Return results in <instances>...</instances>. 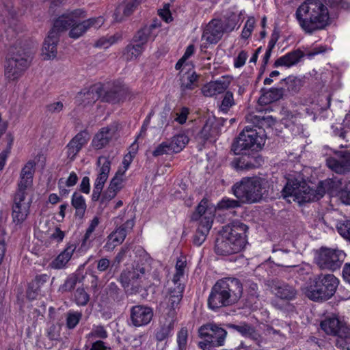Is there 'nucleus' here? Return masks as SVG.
Wrapping results in <instances>:
<instances>
[{
  "label": "nucleus",
  "mask_w": 350,
  "mask_h": 350,
  "mask_svg": "<svg viewBox=\"0 0 350 350\" xmlns=\"http://www.w3.org/2000/svg\"><path fill=\"white\" fill-rule=\"evenodd\" d=\"M327 166L336 173H344L350 168V154H336L327 161Z\"/></svg>",
  "instance_id": "nucleus-29"
},
{
  "label": "nucleus",
  "mask_w": 350,
  "mask_h": 350,
  "mask_svg": "<svg viewBox=\"0 0 350 350\" xmlns=\"http://www.w3.org/2000/svg\"><path fill=\"white\" fill-rule=\"evenodd\" d=\"M336 228L338 233L344 239L350 241V220L339 222Z\"/></svg>",
  "instance_id": "nucleus-47"
},
{
  "label": "nucleus",
  "mask_w": 350,
  "mask_h": 350,
  "mask_svg": "<svg viewBox=\"0 0 350 350\" xmlns=\"http://www.w3.org/2000/svg\"><path fill=\"white\" fill-rule=\"evenodd\" d=\"M151 36L152 33H150L149 29L145 28L144 27L137 32L133 38V42L135 44L141 45V46L144 47V46L146 44Z\"/></svg>",
  "instance_id": "nucleus-42"
},
{
  "label": "nucleus",
  "mask_w": 350,
  "mask_h": 350,
  "mask_svg": "<svg viewBox=\"0 0 350 350\" xmlns=\"http://www.w3.org/2000/svg\"><path fill=\"white\" fill-rule=\"evenodd\" d=\"M282 81L285 83L288 92L291 94L297 93L302 85L301 79L293 76H289Z\"/></svg>",
  "instance_id": "nucleus-41"
},
{
  "label": "nucleus",
  "mask_w": 350,
  "mask_h": 350,
  "mask_svg": "<svg viewBox=\"0 0 350 350\" xmlns=\"http://www.w3.org/2000/svg\"><path fill=\"white\" fill-rule=\"evenodd\" d=\"M78 181V177L75 172H72L67 178H62L59 180L58 185L59 189L66 187H72Z\"/></svg>",
  "instance_id": "nucleus-46"
},
{
  "label": "nucleus",
  "mask_w": 350,
  "mask_h": 350,
  "mask_svg": "<svg viewBox=\"0 0 350 350\" xmlns=\"http://www.w3.org/2000/svg\"><path fill=\"white\" fill-rule=\"evenodd\" d=\"M198 332L202 339L198 345L202 350H212L214 347L222 346L226 336L224 329L212 324L202 326Z\"/></svg>",
  "instance_id": "nucleus-12"
},
{
  "label": "nucleus",
  "mask_w": 350,
  "mask_h": 350,
  "mask_svg": "<svg viewBox=\"0 0 350 350\" xmlns=\"http://www.w3.org/2000/svg\"><path fill=\"white\" fill-rule=\"evenodd\" d=\"M269 118V117H265L261 115L249 114L246 117L247 120L254 124L256 127H258L260 131H257L252 127L245 126L233 142L232 150L234 153L237 151L246 150H260L265 142L261 128L268 123Z\"/></svg>",
  "instance_id": "nucleus-4"
},
{
  "label": "nucleus",
  "mask_w": 350,
  "mask_h": 350,
  "mask_svg": "<svg viewBox=\"0 0 350 350\" xmlns=\"http://www.w3.org/2000/svg\"><path fill=\"white\" fill-rule=\"evenodd\" d=\"M116 131V127L113 126L102 128L92 139L93 147L96 150H100L105 147L111 139L115 137Z\"/></svg>",
  "instance_id": "nucleus-26"
},
{
  "label": "nucleus",
  "mask_w": 350,
  "mask_h": 350,
  "mask_svg": "<svg viewBox=\"0 0 350 350\" xmlns=\"http://www.w3.org/2000/svg\"><path fill=\"white\" fill-rule=\"evenodd\" d=\"M35 234L46 245L59 243L64 237V233L53 222L46 219L40 222Z\"/></svg>",
  "instance_id": "nucleus-16"
},
{
  "label": "nucleus",
  "mask_w": 350,
  "mask_h": 350,
  "mask_svg": "<svg viewBox=\"0 0 350 350\" xmlns=\"http://www.w3.org/2000/svg\"><path fill=\"white\" fill-rule=\"evenodd\" d=\"M33 196L30 193H16L12 206V217L16 225L22 224L30 213Z\"/></svg>",
  "instance_id": "nucleus-14"
},
{
  "label": "nucleus",
  "mask_w": 350,
  "mask_h": 350,
  "mask_svg": "<svg viewBox=\"0 0 350 350\" xmlns=\"http://www.w3.org/2000/svg\"><path fill=\"white\" fill-rule=\"evenodd\" d=\"M90 297L83 288H77L75 293V300L77 305L84 306L89 301Z\"/></svg>",
  "instance_id": "nucleus-48"
},
{
  "label": "nucleus",
  "mask_w": 350,
  "mask_h": 350,
  "mask_svg": "<svg viewBox=\"0 0 350 350\" xmlns=\"http://www.w3.org/2000/svg\"><path fill=\"white\" fill-rule=\"evenodd\" d=\"M189 142V138L184 134L177 135L170 139H167L160 144L153 153H167L173 152L178 153L183 150Z\"/></svg>",
  "instance_id": "nucleus-19"
},
{
  "label": "nucleus",
  "mask_w": 350,
  "mask_h": 350,
  "mask_svg": "<svg viewBox=\"0 0 350 350\" xmlns=\"http://www.w3.org/2000/svg\"><path fill=\"white\" fill-rule=\"evenodd\" d=\"M174 321L175 312L172 310L169 312L167 317L161 321V328L156 334L157 340H163L171 334L174 328Z\"/></svg>",
  "instance_id": "nucleus-31"
},
{
  "label": "nucleus",
  "mask_w": 350,
  "mask_h": 350,
  "mask_svg": "<svg viewBox=\"0 0 350 350\" xmlns=\"http://www.w3.org/2000/svg\"><path fill=\"white\" fill-rule=\"evenodd\" d=\"M98 224H99L98 218L97 217H94V219L91 221L90 224L85 232V234L84 237L85 240H88L90 239L92 233L95 230V229L98 226Z\"/></svg>",
  "instance_id": "nucleus-58"
},
{
  "label": "nucleus",
  "mask_w": 350,
  "mask_h": 350,
  "mask_svg": "<svg viewBox=\"0 0 350 350\" xmlns=\"http://www.w3.org/2000/svg\"><path fill=\"white\" fill-rule=\"evenodd\" d=\"M339 185L338 181L328 179L319 183L315 190L304 181L289 179L283 189L282 196L289 202L293 200L301 204L318 200L325 192H329L332 196L338 197L342 203L350 205V191L347 189L338 191Z\"/></svg>",
  "instance_id": "nucleus-1"
},
{
  "label": "nucleus",
  "mask_w": 350,
  "mask_h": 350,
  "mask_svg": "<svg viewBox=\"0 0 350 350\" xmlns=\"http://www.w3.org/2000/svg\"><path fill=\"white\" fill-rule=\"evenodd\" d=\"M118 193V191L109 186L102 197V202H107L110 201L116 197Z\"/></svg>",
  "instance_id": "nucleus-59"
},
{
  "label": "nucleus",
  "mask_w": 350,
  "mask_h": 350,
  "mask_svg": "<svg viewBox=\"0 0 350 350\" xmlns=\"http://www.w3.org/2000/svg\"><path fill=\"white\" fill-rule=\"evenodd\" d=\"M81 314L78 312H69L67 316V325L69 328H74L79 322Z\"/></svg>",
  "instance_id": "nucleus-51"
},
{
  "label": "nucleus",
  "mask_w": 350,
  "mask_h": 350,
  "mask_svg": "<svg viewBox=\"0 0 350 350\" xmlns=\"http://www.w3.org/2000/svg\"><path fill=\"white\" fill-rule=\"evenodd\" d=\"M262 163L263 160L259 155L237 154L232 161L231 165L237 171H243L258 167Z\"/></svg>",
  "instance_id": "nucleus-20"
},
{
  "label": "nucleus",
  "mask_w": 350,
  "mask_h": 350,
  "mask_svg": "<svg viewBox=\"0 0 350 350\" xmlns=\"http://www.w3.org/2000/svg\"><path fill=\"white\" fill-rule=\"evenodd\" d=\"M102 87L94 85L88 89H84L78 93L76 99L79 104L88 105L95 103L101 96Z\"/></svg>",
  "instance_id": "nucleus-27"
},
{
  "label": "nucleus",
  "mask_w": 350,
  "mask_h": 350,
  "mask_svg": "<svg viewBox=\"0 0 350 350\" xmlns=\"http://www.w3.org/2000/svg\"><path fill=\"white\" fill-rule=\"evenodd\" d=\"M76 249L74 245H68L62 252H61L50 264V267L55 269L64 268L70 260Z\"/></svg>",
  "instance_id": "nucleus-32"
},
{
  "label": "nucleus",
  "mask_w": 350,
  "mask_h": 350,
  "mask_svg": "<svg viewBox=\"0 0 350 350\" xmlns=\"http://www.w3.org/2000/svg\"><path fill=\"white\" fill-rule=\"evenodd\" d=\"M37 286H38V282L35 281V282H32L31 284V286H29V288L27 292V296L29 299H33L36 298V295L38 294V288Z\"/></svg>",
  "instance_id": "nucleus-61"
},
{
  "label": "nucleus",
  "mask_w": 350,
  "mask_h": 350,
  "mask_svg": "<svg viewBox=\"0 0 350 350\" xmlns=\"http://www.w3.org/2000/svg\"><path fill=\"white\" fill-rule=\"evenodd\" d=\"M247 57V53L245 51H241L234 59V66L235 68L242 67L245 64Z\"/></svg>",
  "instance_id": "nucleus-55"
},
{
  "label": "nucleus",
  "mask_w": 350,
  "mask_h": 350,
  "mask_svg": "<svg viewBox=\"0 0 350 350\" xmlns=\"http://www.w3.org/2000/svg\"><path fill=\"white\" fill-rule=\"evenodd\" d=\"M84 16V12L81 10L68 12L57 18L53 25L59 33L70 29L69 36L71 38L77 39L82 36L90 28H99L105 22L103 16H98L90 18L80 23V19Z\"/></svg>",
  "instance_id": "nucleus-3"
},
{
  "label": "nucleus",
  "mask_w": 350,
  "mask_h": 350,
  "mask_svg": "<svg viewBox=\"0 0 350 350\" xmlns=\"http://www.w3.org/2000/svg\"><path fill=\"white\" fill-rule=\"evenodd\" d=\"M125 180V174H122L121 171H117L109 186L119 192L124 187Z\"/></svg>",
  "instance_id": "nucleus-43"
},
{
  "label": "nucleus",
  "mask_w": 350,
  "mask_h": 350,
  "mask_svg": "<svg viewBox=\"0 0 350 350\" xmlns=\"http://www.w3.org/2000/svg\"><path fill=\"white\" fill-rule=\"evenodd\" d=\"M302 55V53L299 50L291 51L277 59L273 66L274 67L284 66L289 68L297 64Z\"/></svg>",
  "instance_id": "nucleus-33"
},
{
  "label": "nucleus",
  "mask_w": 350,
  "mask_h": 350,
  "mask_svg": "<svg viewBox=\"0 0 350 350\" xmlns=\"http://www.w3.org/2000/svg\"><path fill=\"white\" fill-rule=\"evenodd\" d=\"M237 330L245 336L252 337L254 340H258V335L254 330L247 325H241L235 326Z\"/></svg>",
  "instance_id": "nucleus-50"
},
{
  "label": "nucleus",
  "mask_w": 350,
  "mask_h": 350,
  "mask_svg": "<svg viewBox=\"0 0 350 350\" xmlns=\"http://www.w3.org/2000/svg\"><path fill=\"white\" fill-rule=\"evenodd\" d=\"M88 141V134L85 132H80L75 135L74 138L68 144V151L69 153H77L81 150Z\"/></svg>",
  "instance_id": "nucleus-34"
},
{
  "label": "nucleus",
  "mask_w": 350,
  "mask_h": 350,
  "mask_svg": "<svg viewBox=\"0 0 350 350\" xmlns=\"http://www.w3.org/2000/svg\"><path fill=\"white\" fill-rule=\"evenodd\" d=\"M111 159L109 155H102L98 159V174L94 182L98 195L100 193L110 172Z\"/></svg>",
  "instance_id": "nucleus-22"
},
{
  "label": "nucleus",
  "mask_w": 350,
  "mask_h": 350,
  "mask_svg": "<svg viewBox=\"0 0 350 350\" xmlns=\"http://www.w3.org/2000/svg\"><path fill=\"white\" fill-rule=\"evenodd\" d=\"M117 94L113 91L108 92L103 96V100L107 102L116 103L119 101V98L116 95Z\"/></svg>",
  "instance_id": "nucleus-63"
},
{
  "label": "nucleus",
  "mask_w": 350,
  "mask_h": 350,
  "mask_svg": "<svg viewBox=\"0 0 350 350\" xmlns=\"http://www.w3.org/2000/svg\"><path fill=\"white\" fill-rule=\"evenodd\" d=\"M72 205L76 209V213L82 216L86 208L84 198L79 193H74L72 197Z\"/></svg>",
  "instance_id": "nucleus-40"
},
{
  "label": "nucleus",
  "mask_w": 350,
  "mask_h": 350,
  "mask_svg": "<svg viewBox=\"0 0 350 350\" xmlns=\"http://www.w3.org/2000/svg\"><path fill=\"white\" fill-rule=\"evenodd\" d=\"M64 104L62 101H56L46 105V110L51 113H57L64 109Z\"/></svg>",
  "instance_id": "nucleus-54"
},
{
  "label": "nucleus",
  "mask_w": 350,
  "mask_h": 350,
  "mask_svg": "<svg viewBox=\"0 0 350 350\" xmlns=\"http://www.w3.org/2000/svg\"><path fill=\"white\" fill-rule=\"evenodd\" d=\"M296 19L301 29L312 34L329 23L327 8L320 0H306L297 9Z\"/></svg>",
  "instance_id": "nucleus-2"
},
{
  "label": "nucleus",
  "mask_w": 350,
  "mask_h": 350,
  "mask_svg": "<svg viewBox=\"0 0 350 350\" xmlns=\"http://www.w3.org/2000/svg\"><path fill=\"white\" fill-rule=\"evenodd\" d=\"M141 2L142 0H130L120 4L114 13V19L117 22L123 21L132 14Z\"/></svg>",
  "instance_id": "nucleus-30"
},
{
  "label": "nucleus",
  "mask_w": 350,
  "mask_h": 350,
  "mask_svg": "<svg viewBox=\"0 0 350 350\" xmlns=\"http://www.w3.org/2000/svg\"><path fill=\"white\" fill-rule=\"evenodd\" d=\"M133 226L134 221L133 220H128L124 224V226L117 228L114 232L111 233L105 245L107 250H113L115 247L120 245L126 236L127 230L132 229Z\"/></svg>",
  "instance_id": "nucleus-25"
},
{
  "label": "nucleus",
  "mask_w": 350,
  "mask_h": 350,
  "mask_svg": "<svg viewBox=\"0 0 350 350\" xmlns=\"http://www.w3.org/2000/svg\"><path fill=\"white\" fill-rule=\"evenodd\" d=\"M185 266L186 262L184 260L179 259L177 260L176 264V273L172 280L174 288L173 289H172V287L170 288L168 294L165 298L167 305L173 310L178 306L182 298L184 286L179 281L184 275Z\"/></svg>",
  "instance_id": "nucleus-15"
},
{
  "label": "nucleus",
  "mask_w": 350,
  "mask_h": 350,
  "mask_svg": "<svg viewBox=\"0 0 350 350\" xmlns=\"http://www.w3.org/2000/svg\"><path fill=\"white\" fill-rule=\"evenodd\" d=\"M121 40V36L116 33L111 36H107L100 38L94 44L97 48L107 49Z\"/></svg>",
  "instance_id": "nucleus-38"
},
{
  "label": "nucleus",
  "mask_w": 350,
  "mask_h": 350,
  "mask_svg": "<svg viewBox=\"0 0 350 350\" xmlns=\"http://www.w3.org/2000/svg\"><path fill=\"white\" fill-rule=\"evenodd\" d=\"M213 205L215 207V211L217 209L225 210L239 206V202L234 200L224 198L220 202H218L216 206L214 204Z\"/></svg>",
  "instance_id": "nucleus-45"
},
{
  "label": "nucleus",
  "mask_w": 350,
  "mask_h": 350,
  "mask_svg": "<svg viewBox=\"0 0 350 350\" xmlns=\"http://www.w3.org/2000/svg\"><path fill=\"white\" fill-rule=\"evenodd\" d=\"M144 47L137 44L128 45L124 52V57L126 60L137 59L143 52Z\"/></svg>",
  "instance_id": "nucleus-39"
},
{
  "label": "nucleus",
  "mask_w": 350,
  "mask_h": 350,
  "mask_svg": "<svg viewBox=\"0 0 350 350\" xmlns=\"http://www.w3.org/2000/svg\"><path fill=\"white\" fill-rule=\"evenodd\" d=\"M231 77L223 76L219 79L211 81L202 88V93L205 96L211 97L224 92L231 83Z\"/></svg>",
  "instance_id": "nucleus-23"
},
{
  "label": "nucleus",
  "mask_w": 350,
  "mask_h": 350,
  "mask_svg": "<svg viewBox=\"0 0 350 350\" xmlns=\"http://www.w3.org/2000/svg\"><path fill=\"white\" fill-rule=\"evenodd\" d=\"M234 195L241 202H259L268 191V181L263 177L255 176L243 178L234 185Z\"/></svg>",
  "instance_id": "nucleus-5"
},
{
  "label": "nucleus",
  "mask_w": 350,
  "mask_h": 350,
  "mask_svg": "<svg viewBox=\"0 0 350 350\" xmlns=\"http://www.w3.org/2000/svg\"><path fill=\"white\" fill-rule=\"evenodd\" d=\"M33 51L30 48L20 47L12 52L6 59L4 65V77L9 83L18 81L29 66L33 59Z\"/></svg>",
  "instance_id": "nucleus-8"
},
{
  "label": "nucleus",
  "mask_w": 350,
  "mask_h": 350,
  "mask_svg": "<svg viewBox=\"0 0 350 350\" xmlns=\"http://www.w3.org/2000/svg\"><path fill=\"white\" fill-rule=\"evenodd\" d=\"M271 291L278 298L286 301L294 299L297 294L296 291L293 286L281 282H273L271 287Z\"/></svg>",
  "instance_id": "nucleus-28"
},
{
  "label": "nucleus",
  "mask_w": 350,
  "mask_h": 350,
  "mask_svg": "<svg viewBox=\"0 0 350 350\" xmlns=\"http://www.w3.org/2000/svg\"><path fill=\"white\" fill-rule=\"evenodd\" d=\"M59 36V33L53 25L43 44L42 55L44 59H53L56 57Z\"/></svg>",
  "instance_id": "nucleus-24"
},
{
  "label": "nucleus",
  "mask_w": 350,
  "mask_h": 350,
  "mask_svg": "<svg viewBox=\"0 0 350 350\" xmlns=\"http://www.w3.org/2000/svg\"><path fill=\"white\" fill-rule=\"evenodd\" d=\"M246 226L243 224L226 226L221 239L217 241L216 252L221 255L236 254L244 247Z\"/></svg>",
  "instance_id": "nucleus-7"
},
{
  "label": "nucleus",
  "mask_w": 350,
  "mask_h": 350,
  "mask_svg": "<svg viewBox=\"0 0 350 350\" xmlns=\"http://www.w3.org/2000/svg\"><path fill=\"white\" fill-rule=\"evenodd\" d=\"M256 21L254 17H249L245 22V26L241 33V37L244 39H247L252 34Z\"/></svg>",
  "instance_id": "nucleus-49"
},
{
  "label": "nucleus",
  "mask_w": 350,
  "mask_h": 350,
  "mask_svg": "<svg viewBox=\"0 0 350 350\" xmlns=\"http://www.w3.org/2000/svg\"><path fill=\"white\" fill-rule=\"evenodd\" d=\"M284 90L282 88H273L265 91L260 97V101L265 103H270L281 99L284 96Z\"/></svg>",
  "instance_id": "nucleus-35"
},
{
  "label": "nucleus",
  "mask_w": 350,
  "mask_h": 350,
  "mask_svg": "<svg viewBox=\"0 0 350 350\" xmlns=\"http://www.w3.org/2000/svg\"><path fill=\"white\" fill-rule=\"evenodd\" d=\"M224 29L221 20L213 19L204 27L202 40L206 41L208 44H216L221 39L224 33Z\"/></svg>",
  "instance_id": "nucleus-17"
},
{
  "label": "nucleus",
  "mask_w": 350,
  "mask_h": 350,
  "mask_svg": "<svg viewBox=\"0 0 350 350\" xmlns=\"http://www.w3.org/2000/svg\"><path fill=\"white\" fill-rule=\"evenodd\" d=\"M345 256V253L342 250L321 248L317 252L315 260L320 268L334 271L341 266Z\"/></svg>",
  "instance_id": "nucleus-13"
},
{
  "label": "nucleus",
  "mask_w": 350,
  "mask_h": 350,
  "mask_svg": "<svg viewBox=\"0 0 350 350\" xmlns=\"http://www.w3.org/2000/svg\"><path fill=\"white\" fill-rule=\"evenodd\" d=\"M215 214V207L213 204L207 199L202 200L192 217L193 219L198 223L193 239L196 245H200L205 241L212 227Z\"/></svg>",
  "instance_id": "nucleus-10"
},
{
  "label": "nucleus",
  "mask_w": 350,
  "mask_h": 350,
  "mask_svg": "<svg viewBox=\"0 0 350 350\" xmlns=\"http://www.w3.org/2000/svg\"><path fill=\"white\" fill-rule=\"evenodd\" d=\"M339 280L333 274H321L304 288L305 295L312 300H326L335 293Z\"/></svg>",
  "instance_id": "nucleus-9"
},
{
  "label": "nucleus",
  "mask_w": 350,
  "mask_h": 350,
  "mask_svg": "<svg viewBox=\"0 0 350 350\" xmlns=\"http://www.w3.org/2000/svg\"><path fill=\"white\" fill-rule=\"evenodd\" d=\"M148 120L146 121L143 126H142L141 128V131H140V133H139V135H137V139H135V141L131 144V151H136L137 150V145L136 144V141L138 140L141 137H144L146 132V130H147V126H148Z\"/></svg>",
  "instance_id": "nucleus-60"
},
{
  "label": "nucleus",
  "mask_w": 350,
  "mask_h": 350,
  "mask_svg": "<svg viewBox=\"0 0 350 350\" xmlns=\"http://www.w3.org/2000/svg\"><path fill=\"white\" fill-rule=\"evenodd\" d=\"M198 76L194 71L184 74L180 79V88L182 91L185 92L187 90H191L196 88L198 86Z\"/></svg>",
  "instance_id": "nucleus-36"
},
{
  "label": "nucleus",
  "mask_w": 350,
  "mask_h": 350,
  "mask_svg": "<svg viewBox=\"0 0 350 350\" xmlns=\"http://www.w3.org/2000/svg\"><path fill=\"white\" fill-rule=\"evenodd\" d=\"M154 315L152 308L144 306L137 305L131 308L130 319L135 327H142L150 323Z\"/></svg>",
  "instance_id": "nucleus-18"
},
{
  "label": "nucleus",
  "mask_w": 350,
  "mask_h": 350,
  "mask_svg": "<svg viewBox=\"0 0 350 350\" xmlns=\"http://www.w3.org/2000/svg\"><path fill=\"white\" fill-rule=\"evenodd\" d=\"M321 327L323 332L331 336H337L336 345L342 350H350L349 341L350 340V327L336 315L327 317L321 323Z\"/></svg>",
  "instance_id": "nucleus-11"
},
{
  "label": "nucleus",
  "mask_w": 350,
  "mask_h": 350,
  "mask_svg": "<svg viewBox=\"0 0 350 350\" xmlns=\"http://www.w3.org/2000/svg\"><path fill=\"white\" fill-rule=\"evenodd\" d=\"M34 166L35 163L29 161L23 168L16 193H30L31 196L34 195V191L32 188L35 171Z\"/></svg>",
  "instance_id": "nucleus-21"
},
{
  "label": "nucleus",
  "mask_w": 350,
  "mask_h": 350,
  "mask_svg": "<svg viewBox=\"0 0 350 350\" xmlns=\"http://www.w3.org/2000/svg\"><path fill=\"white\" fill-rule=\"evenodd\" d=\"M188 331L186 328H182L178 333L177 342L180 350H183L187 345Z\"/></svg>",
  "instance_id": "nucleus-52"
},
{
  "label": "nucleus",
  "mask_w": 350,
  "mask_h": 350,
  "mask_svg": "<svg viewBox=\"0 0 350 350\" xmlns=\"http://www.w3.org/2000/svg\"><path fill=\"white\" fill-rule=\"evenodd\" d=\"M144 273V269L137 265L132 270L124 271L120 276V280L124 285L128 284L131 281L139 278Z\"/></svg>",
  "instance_id": "nucleus-37"
},
{
  "label": "nucleus",
  "mask_w": 350,
  "mask_h": 350,
  "mask_svg": "<svg viewBox=\"0 0 350 350\" xmlns=\"http://www.w3.org/2000/svg\"><path fill=\"white\" fill-rule=\"evenodd\" d=\"M235 105L233 94L230 91H226L224 95L219 109L224 113H227L229 109Z\"/></svg>",
  "instance_id": "nucleus-44"
},
{
  "label": "nucleus",
  "mask_w": 350,
  "mask_h": 350,
  "mask_svg": "<svg viewBox=\"0 0 350 350\" xmlns=\"http://www.w3.org/2000/svg\"><path fill=\"white\" fill-rule=\"evenodd\" d=\"M80 189L82 192L84 193H89L90 190V179L88 176H85L82 178L81 185H80Z\"/></svg>",
  "instance_id": "nucleus-62"
},
{
  "label": "nucleus",
  "mask_w": 350,
  "mask_h": 350,
  "mask_svg": "<svg viewBox=\"0 0 350 350\" xmlns=\"http://www.w3.org/2000/svg\"><path fill=\"white\" fill-rule=\"evenodd\" d=\"M159 15L166 22L170 23L172 21L171 12L170 11V5L165 4L163 9L159 10Z\"/></svg>",
  "instance_id": "nucleus-56"
},
{
  "label": "nucleus",
  "mask_w": 350,
  "mask_h": 350,
  "mask_svg": "<svg viewBox=\"0 0 350 350\" xmlns=\"http://www.w3.org/2000/svg\"><path fill=\"white\" fill-rule=\"evenodd\" d=\"M236 20L235 18H230L227 20L225 23H224V30L225 32L232 31L236 27Z\"/></svg>",
  "instance_id": "nucleus-64"
},
{
  "label": "nucleus",
  "mask_w": 350,
  "mask_h": 350,
  "mask_svg": "<svg viewBox=\"0 0 350 350\" xmlns=\"http://www.w3.org/2000/svg\"><path fill=\"white\" fill-rule=\"evenodd\" d=\"M241 293L242 287L237 280L219 281L213 288L208 297V306L215 310L232 304L239 299Z\"/></svg>",
  "instance_id": "nucleus-6"
},
{
  "label": "nucleus",
  "mask_w": 350,
  "mask_h": 350,
  "mask_svg": "<svg viewBox=\"0 0 350 350\" xmlns=\"http://www.w3.org/2000/svg\"><path fill=\"white\" fill-rule=\"evenodd\" d=\"M133 160V154H124L121 165L119 167L118 171H121L122 174H125L126 170L129 169L130 164L132 163Z\"/></svg>",
  "instance_id": "nucleus-53"
},
{
  "label": "nucleus",
  "mask_w": 350,
  "mask_h": 350,
  "mask_svg": "<svg viewBox=\"0 0 350 350\" xmlns=\"http://www.w3.org/2000/svg\"><path fill=\"white\" fill-rule=\"evenodd\" d=\"M189 113V111L188 108L183 107L180 112L176 113V118H175V120L179 124H183L187 119Z\"/></svg>",
  "instance_id": "nucleus-57"
}]
</instances>
